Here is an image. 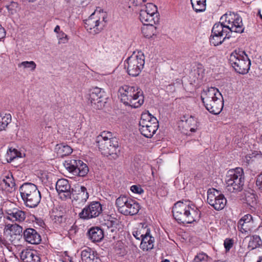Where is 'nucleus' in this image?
<instances>
[{"label": "nucleus", "instance_id": "nucleus-30", "mask_svg": "<svg viewBox=\"0 0 262 262\" xmlns=\"http://www.w3.org/2000/svg\"><path fill=\"white\" fill-rule=\"evenodd\" d=\"M81 256L83 262H100L101 261L97 256L96 252L89 248L82 251Z\"/></svg>", "mask_w": 262, "mask_h": 262}, {"label": "nucleus", "instance_id": "nucleus-15", "mask_svg": "<svg viewBox=\"0 0 262 262\" xmlns=\"http://www.w3.org/2000/svg\"><path fill=\"white\" fill-rule=\"evenodd\" d=\"M94 13L92 14L88 19L85 21L84 27L87 30L90 31L91 33L95 34L98 33L104 26V18L100 21L99 19L94 18Z\"/></svg>", "mask_w": 262, "mask_h": 262}, {"label": "nucleus", "instance_id": "nucleus-54", "mask_svg": "<svg viewBox=\"0 0 262 262\" xmlns=\"http://www.w3.org/2000/svg\"><path fill=\"white\" fill-rule=\"evenodd\" d=\"M6 35L4 28L0 25V39L4 38Z\"/></svg>", "mask_w": 262, "mask_h": 262}, {"label": "nucleus", "instance_id": "nucleus-36", "mask_svg": "<svg viewBox=\"0 0 262 262\" xmlns=\"http://www.w3.org/2000/svg\"><path fill=\"white\" fill-rule=\"evenodd\" d=\"M154 25H145V27L142 29V32L146 38H151L156 34V28Z\"/></svg>", "mask_w": 262, "mask_h": 262}, {"label": "nucleus", "instance_id": "nucleus-29", "mask_svg": "<svg viewBox=\"0 0 262 262\" xmlns=\"http://www.w3.org/2000/svg\"><path fill=\"white\" fill-rule=\"evenodd\" d=\"M139 18L140 21L145 25H155L159 22V17L148 13L146 10L140 11Z\"/></svg>", "mask_w": 262, "mask_h": 262}, {"label": "nucleus", "instance_id": "nucleus-8", "mask_svg": "<svg viewBox=\"0 0 262 262\" xmlns=\"http://www.w3.org/2000/svg\"><path fill=\"white\" fill-rule=\"evenodd\" d=\"M145 64V57L142 52L133 54L124 61V68L127 73L133 77L138 76Z\"/></svg>", "mask_w": 262, "mask_h": 262}, {"label": "nucleus", "instance_id": "nucleus-3", "mask_svg": "<svg viewBox=\"0 0 262 262\" xmlns=\"http://www.w3.org/2000/svg\"><path fill=\"white\" fill-rule=\"evenodd\" d=\"M120 99L125 105L138 108L144 102L142 91L137 86L124 85L120 88Z\"/></svg>", "mask_w": 262, "mask_h": 262}, {"label": "nucleus", "instance_id": "nucleus-16", "mask_svg": "<svg viewBox=\"0 0 262 262\" xmlns=\"http://www.w3.org/2000/svg\"><path fill=\"white\" fill-rule=\"evenodd\" d=\"M24 241L32 245H38L41 241L40 233L34 228H27L23 231Z\"/></svg>", "mask_w": 262, "mask_h": 262}, {"label": "nucleus", "instance_id": "nucleus-4", "mask_svg": "<svg viewBox=\"0 0 262 262\" xmlns=\"http://www.w3.org/2000/svg\"><path fill=\"white\" fill-rule=\"evenodd\" d=\"M24 204L27 207H36L41 201V193L36 185L32 183H24L19 188Z\"/></svg>", "mask_w": 262, "mask_h": 262}, {"label": "nucleus", "instance_id": "nucleus-42", "mask_svg": "<svg viewBox=\"0 0 262 262\" xmlns=\"http://www.w3.org/2000/svg\"><path fill=\"white\" fill-rule=\"evenodd\" d=\"M147 228L142 226L140 229H136L133 231V236L139 241H141Z\"/></svg>", "mask_w": 262, "mask_h": 262}, {"label": "nucleus", "instance_id": "nucleus-11", "mask_svg": "<svg viewBox=\"0 0 262 262\" xmlns=\"http://www.w3.org/2000/svg\"><path fill=\"white\" fill-rule=\"evenodd\" d=\"M102 211V205L99 202L94 201L82 209L79 216L83 220H90L98 216Z\"/></svg>", "mask_w": 262, "mask_h": 262}, {"label": "nucleus", "instance_id": "nucleus-14", "mask_svg": "<svg viewBox=\"0 0 262 262\" xmlns=\"http://www.w3.org/2000/svg\"><path fill=\"white\" fill-rule=\"evenodd\" d=\"M56 189L62 200H66L71 198L72 194L71 188L68 180L65 179H59L56 183Z\"/></svg>", "mask_w": 262, "mask_h": 262}, {"label": "nucleus", "instance_id": "nucleus-23", "mask_svg": "<svg viewBox=\"0 0 262 262\" xmlns=\"http://www.w3.org/2000/svg\"><path fill=\"white\" fill-rule=\"evenodd\" d=\"M105 96V92L102 89L96 87L90 90L89 100L92 104H99L104 101Z\"/></svg>", "mask_w": 262, "mask_h": 262}, {"label": "nucleus", "instance_id": "nucleus-41", "mask_svg": "<svg viewBox=\"0 0 262 262\" xmlns=\"http://www.w3.org/2000/svg\"><path fill=\"white\" fill-rule=\"evenodd\" d=\"M5 7L8 10L9 15H14L16 14L19 10L18 4L15 2H11L9 4L6 5Z\"/></svg>", "mask_w": 262, "mask_h": 262}, {"label": "nucleus", "instance_id": "nucleus-28", "mask_svg": "<svg viewBox=\"0 0 262 262\" xmlns=\"http://www.w3.org/2000/svg\"><path fill=\"white\" fill-rule=\"evenodd\" d=\"M154 125L159 127L158 121L156 117L152 116L148 112L141 115L139 121V126H146L147 127Z\"/></svg>", "mask_w": 262, "mask_h": 262}, {"label": "nucleus", "instance_id": "nucleus-58", "mask_svg": "<svg viewBox=\"0 0 262 262\" xmlns=\"http://www.w3.org/2000/svg\"><path fill=\"white\" fill-rule=\"evenodd\" d=\"M257 262H262V256H260L257 260Z\"/></svg>", "mask_w": 262, "mask_h": 262}, {"label": "nucleus", "instance_id": "nucleus-24", "mask_svg": "<svg viewBox=\"0 0 262 262\" xmlns=\"http://www.w3.org/2000/svg\"><path fill=\"white\" fill-rule=\"evenodd\" d=\"M155 238L150 234V231L147 228L140 244V248L143 251H148L153 249L154 246Z\"/></svg>", "mask_w": 262, "mask_h": 262}, {"label": "nucleus", "instance_id": "nucleus-52", "mask_svg": "<svg viewBox=\"0 0 262 262\" xmlns=\"http://www.w3.org/2000/svg\"><path fill=\"white\" fill-rule=\"evenodd\" d=\"M0 245L2 246L6 247L8 249L10 247V243L2 236H0Z\"/></svg>", "mask_w": 262, "mask_h": 262}, {"label": "nucleus", "instance_id": "nucleus-35", "mask_svg": "<svg viewBox=\"0 0 262 262\" xmlns=\"http://www.w3.org/2000/svg\"><path fill=\"white\" fill-rule=\"evenodd\" d=\"M255 194L249 192L245 194V201L248 206L251 208L255 209L257 204V198Z\"/></svg>", "mask_w": 262, "mask_h": 262}, {"label": "nucleus", "instance_id": "nucleus-31", "mask_svg": "<svg viewBox=\"0 0 262 262\" xmlns=\"http://www.w3.org/2000/svg\"><path fill=\"white\" fill-rule=\"evenodd\" d=\"M181 121L185 122L186 125L190 127V132H195L196 130L198 122L196 119L191 115H184L181 118Z\"/></svg>", "mask_w": 262, "mask_h": 262}, {"label": "nucleus", "instance_id": "nucleus-51", "mask_svg": "<svg viewBox=\"0 0 262 262\" xmlns=\"http://www.w3.org/2000/svg\"><path fill=\"white\" fill-rule=\"evenodd\" d=\"M130 190L135 193L142 194L143 193L144 190L140 186L133 185L130 187Z\"/></svg>", "mask_w": 262, "mask_h": 262}, {"label": "nucleus", "instance_id": "nucleus-32", "mask_svg": "<svg viewBox=\"0 0 262 262\" xmlns=\"http://www.w3.org/2000/svg\"><path fill=\"white\" fill-rule=\"evenodd\" d=\"M55 149L57 155L60 157L68 156L72 152V149L70 146L63 144H57Z\"/></svg>", "mask_w": 262, "mask_h": 262}, {"label": "nucleus", "instance_id": "nucleus-39", "mask_svg": "<svg viewBox=\"0 0 262 262\" xmlns=\"http://www.w3.org/2000/svg\"><path fill=\"white\" fill-rule=\"evenodd\" d=\"M21 153L17 149L10 148L6 154V159L8 162H11L14 159L21 157Z\"/></svg>", "mask_w": 262, "mask_h": 262}, {"label": "nucleus", "instance_id": "nucleus-13", "mask_svg": "<svg viewBox=\"0 0 262 262\" xmlns=\"http://www.w3.org/2000/svg\"><path fill=\"white\" fill-rule=\"evenodd\" d=\"M188 201H179L172 208V214L174 219L179 223L186 224Z\"/></svg>", "mask_w": 262, "mask_h": 262}, {"label": "nucleus", "instance_id": "nucleus-53", "mask_svg": "<svg viewBox=\"0 0 262 262\" xmlns=\"http://www.w3.org/2000/svg\"><path fill=\"white\" fill-rule=\"evenodd\" d=\"M129 1L135 6L141 5L142 3L145 2L146 0H129Z\"/></svg>", "mask_w": 262, "mask_h": 262}, {"label": "nucleus", "instance_id": "nucleus-62", "mask_svg": "<svg viewBox=\"0 0 262 262\" xmlns=\"http://www.w3.org/2000/svg\"><path fill=\"white\" fill-rule=\"evenodd\" d=\"M260 140L262 142V135L260 136Z\"/></svg>", "mask_w": 262, "mask_h": 262}, {"label": "nucleus", "instance_id": "nucleus-37", "mask_svg": "<svg viewBox=\"0 0 262 262\" xmlns=\"http://www.w3.org/2000/svg\"><path fill=\"white\" fill-rule=\"evenodd\" d=\"M262 244V242L259 236L257 235H253L248 244V248L252 250L256 249Z\"/></svg>", "mask_w": 262, "mask_h": 262}, {"label": "nucleus", "instance_id": "nucleus-48", "mask_svg": "<svg viewBox=\"0 0 262 262\" xmlns=\"http://www.w3.org/2000/svg\"><path fill=\"white\" fill-rule=\"evenodd\" d=\"M207 258L208 255L204 253H201L195 256L194 260L195 262H201L207 260Z\"/></svg>", "mask_w": 262, "mask_h": 262}, {"label": "nucleus", "instance_id": "nucleus-63", "mask_svg": "<svg viewBox=\"0 0 262 262\" xmlns=\"http://www.w3.org/2000/svg\"><path fill=\"white\" fill-rule=\"evenodd\" d=\"M2 219V216H1V213H0V220H1Z\"/></svg>", "mask_w": 262, "mask_h": 262}, {"label": "nucleus", "instance_id": "nucleus-6", "mask_svg": "<svg viewBox=\"0 0 262 262\" xmlns=\"http://www.w3.org/2000/svg\"><path fill=\"white\" fill-rule=\"evenodd\" d=\"M226 189L230 192H236L242 190L244 184L243 169L241 167L228 171L226 176Z\"/></svg>", "mask_w": 262, "mask_h": 262}, {"label": "nucleus", "instance_id": "nucleus-59", "mask_svg": "<svg viewBox=\"0 0 262 262\" xmlns=\"http://www.w3.org/2000/svg\"><path fill=\"white\" fill-rule=\"evenodd\" d=\"M161 262H170V261L168 259H165Z\"/></svg>", "mask_w": 262, "mask_h": 262}, {"label": "nucleus", "instance_id": "nucleus-2", "mask_svg": "<svg viewBox=\"0 0 262 262\" xmlns=\"http://www.w3.org/2000/svg\"><path fill=\"white\" fill-rule=\"evenodd\" d=\"M95 142L103 155L106 157L112 156L114 159L118 157L119 149L118 139L113 137L111 132H102L96 137Z\"/></svg>", "mask_w": 262, "mask_h": 262}, {"label": "nucleus", "instance_id": "nucleus-17", "mask_svg": "<svg viewBox=\"0 0 262 262\" xmlns=\"http://www.w3.org/2000/svg\"><path fill=\"white\" fill-rule=\"evenodd\" d=\"M186 224H191L198 221L201 217V212L196 205L188 201Z\"/></svg>", "mask_w": 262, "mask_h": 262}, {"label": "nucleus", "instance_id": "nucleus-22", "mask_svg": "<svg viewBox=\"0 0 262 262\" xmlns=\"http://www.w3.org/2000/svg\"><path fill=\"white\" fill-rule=\"evenodd\" d=\"M119 225V221L117 220H108L104 224V228L102 229L103 231H105L106 233L110 236V238L114 239L118 234Z\"/></svg>", "mask_w": 262, "mask_h": 262}, {"label": "nucleus", "instance_id": "nucleus-43", "mask_svg": "<svg viewBox=\"0 0 262 262\" xmlns=\"http://www.w3.org/2000/svg\"><path fill=\"white\" fill-rule=\"evenodd\" d=\"M252 224L242 223V221H238L237 228L243 233H248L250 230Z\"/></svg>", "mask_w": 262, "mask_h": 262}, {"label": "nucleus", "instance_id": "nucleus-56", "mask_svg": "<svg viewBox=\"0 0 262 262\" xmlns=\"http://www.w3.org/2000/svg\"><path fill=\"white\" fill-rule=\"evenodd\" d=\"M68 2H70L71 0H67ZM85 0H73V1L77 4L80 5L84 2Z\"/></svg>", "mask_w": 262, "mask_h": 262}, {"label": "nucleus", "instance_id": "nucleus-10", "mask_svg": "<svg viewBox=\"0 0 262 262\" xmlns=\"http://www.w3.org/2000/svg\"><path fill=\"white\" fill-rule=\"evenodd\" d=\"M207 202L216 210L224 208L227 200L221 191L214 188L209 189L207 191Z\"/></svg>", "mask_w": 262, "mask_h": 262}, {"label": "nucleus", "instance_id": "nucleus-25", "mask_svg": "<svg viewBox=\"0 0 262 262\" xmlns=\"http://www.w3.org/2000/svg\"><path fill=\"white\" fill-rule=\"evenodd\" d=\"M73 202L75 205H83L89 198V195L86 188L81 186L80 188L73 195Z\"/></svg>", "mask_w": 262, "mask_h": 262}, {"label": "nucleus", "instance_id": "nucleus-44", "mask_svg": "<svg viewBox=\"0 0 262 262\" xmlns=\"http://www.w3.org/2000/svg\"><path fill=\"white\" fill-rule=\"evenodd\" d=\"M18 67H23L24 68H30L31 71H34L36 69V64L33 61H26L20 63L18 64Z\"/></svg>", "mask_w": 262, "mask_h": 262}, {"label": "nucleus", "instance_id": "nucleus-5", "mask_svg": "<svg viewBox=\"0 0 262 262\" xmlns=\"http://www.w3.org/2000/svg\"><path fill=\"white\" fill-rule=\"evenodd\" d=\"M229 62L240 74H247L250 70L251 61L246 52L240 49H236L231 53Z\"/></svg>", "mask_w": 262, "mask_h": 262}, {"label": "nucleus", "instance_id": "nucleus-49", "mask_svg": "<svg viewBox=\"0 0 262 262\" xmlns=\"http://www.w3.org/2000/svg\"><path fill=\"white\" fill-rule=\"evenodd\" d=\"M239 221H242V223L252 224L253 223L252 216L251 214H247L242 217Z\"/></svg>", "mask_w": 262, "mask_h": 262}, {"label": "nucleus", "instance_id": "nucleus-12", "mask_svg": "<svg viewBox=\"0 0 262 262\" xmlns=\"http://www.w3.org/2000/svg\"><path fill=\"white\" fill-rule=\"evenodd\" d=\"M23 228L17 224H8L4 228V232L9 236V241L14 245L18 244L20 239L23 236Z\"/></svg>", "mask_w": 262, "mask_h": 262}, {"label": "nucleus", "instance_id": "nucleus-9", "mask_svg": "<svg viewBox=\"0 0 262 262\" xmlns=\"http://www.w3.org/2000/svg\"><path fill=\"white\" fill-rule=\"evenodd\" d=\"M65 168L73 174L79 177L86 176L89 168L86 164L79 159H69L63 163Z\"/></svg>", "mask_w": 262, "mask_h": 262}, {"label": "nucleus", "instance_id": "nucleus-55", "mask_svg": "<svg viewBox=\"0 0 262 262\" xmlns=\"http://www.w3.org/2000/svg\"><path fill=\"white\" fill-rule=\"evenodd\" d=\"M35 221L36 222V223L38 224V225L40 226V227H43V225H45V223L43 222V221L41 220V219H39L37 217H35Z\"/></svg>", "mask_w": 262, "mask_h": 262}, {"label": "nucleus", "instance_id": "nucleus-57", "mask_svg": "<svg viewBox=\"0 0 262 262\" xmlns=\"http://www.w3.org/2000/svg\"><path fill=\"white\" fill-rule=\"evenodd\" d=\"M59 31H60V27H59V26L57 25L54 29V32H56L57 33H59Z\"/></svg>", "mask_w": 262, "mask_h": 262}, {"label": "nucleus", "instance_id": "nucleus-61", "mask_svg": "<svg viewBox=\"0 0 262 262\" xmlns=\"http://www.w3.org/2000/svg\"><path fill=\"white\" fill-rule=\"evenodd\" d=\"M37 1V0H28V1H29V2H35V1Z\"/></svg>", "mask_w": 262, "mask_h": 262}, {"label": "nucleus", "instance_id": "nucleus-64", "mask_svg": "<svg viewBox=\"0 0 262 262\" xmlns=\"http://www.w3.org/2000/svg\"><path fill=\"white\" fill-rule=\"evenodd\" d=\"M258 176H262V173H260V174H259Z\"/></svg>", "mask_w": 262, "mask_h": 262}, {"label": "nucleus", "instance_id": "nucleus-46", "mask_svg": "<svg viewBox=\"0 0 262 262\" xmlns=\"http://www.w3.org/2000/svg\"><path fill=\"white\" fill-rule=\"evenodd\" d=\"M256 189L259 194H262V176H257L256 180Z\"/></svg>", "mask_w": 262, "mask_h": 262}, {"label": "nucleus", "instance_id": "nucleus-40", "mask_svg": "<svg viewBox=\"0 0 262 262\" xmlns=\"http://www.w3.org/2000/svg\"><path fill=\"white\" fill-rule=\"evenodd\" d=\"M141 10H146L148 13L159 17V14L157 12V8L156 5L152 3H147L142 7Z\"/></svg>", "mask_w": 262, "mask_h": 262}, {"label": "nucleus", "instance_id": "nucleus-26", "mask_svg": "<svg viewBox=\"0 0 262 262\" xmlns=\"http://www.w3.org/2000/svg\"><path fill=\"white\" fill-rule=\"evenodd\" d=\"M206 108L211 114L217 115L220 113L223 108L224 102L223 97L215 99L211 102L204 104Z\"/></svg>", "mask_w": 262, "mask_h": 262}, {"label": "nucleus", "instance_id": "nucleus-1", "mask_svg": "<svg viewBox=\"0 0 262 262\" xmlns=\"http://www.w3.org/2000/svg\"><path fill=\"white\" fill-rule=\"evenodd\" d=\"M244 29L242 18L238 14L227 12L221 17L219 23L213 25L209 41L214 46L220 45L231 37L232 32L242 33Z\"/></svg>", "mask_w": 262, "mask_h": 262}, {"label": "nucleus", "instance_id": "nucleus-50", "mask_svg": "<svg viewBox=\"0 0 262 262\" xmlns=\"http://www.w3.org/2000/svg\"><path fill=\"white\" fill-rule=\"evenodd\" d=\"M59 43H65L68 41L67 35L63 32L58 33Z\"/></svg>", "mask_w": 262, "mask_h": 262}, {"label": "nucleus", "instance_id": "nucleus-60", "mask_svg": "<svg viewBox=\"0 0 262 262\" xmlns=\"http://www.w3.org/2000/svg\"><path fill=\"white\" fill-rule=\"evenodd\" d=\"M258 14H259V17H260V18L262 19V15L260 14V11H259V12H258Z\"/></svg>", "mask_w": 262, "mask_h": 262}, {"label": "nucleus", "instance_id": "nucleus-45", "mask_svg": "<svg viewBox=\"0 0 262 262\" xmlns=\"http://www.w3.org/2000/svg\"><path fill=\"white\" fill-rule=\"evenodd\" d=\"M52 221L56 224H60L65 221L66 217L60 213L54 215L52 216Z\"/></svg>", "mask_w": 262, "mask_h": 262}, {"label": "nucleus", "instance_id": "nucleus-20", "mask_svg": "<svg viewBox=\"0 0 262 262\" xmlns=\"http://www.w3.org/2000/svg\"><path fill=\"white\" fill-rule=\"evenodd\" d=\"M0 186L3 190L10 192L15 190V183L11 172L9 171L4 175L0 181Z\"/></svg>", "mask_w": 262, "mask_h": 262}, {"label": "nucleus", "instance_id": "nucleus-21", "mask_svg": "<svg viewBox=\"0 0 262 262\" xmlns=\"http://www.w3.org/2000/svg\"><path fill=\"white\" fill-rule=\"evenodd\" d=\"M22 262H40V258L37 251L30 249L23 250L20 253Z\"/></svg>", "mask_w": 262, "mask_h": 262}, {"label": "nucleus", "instance_id": "nucleus-34", "mask_svg": "<svg viewBox=\"0 0 262 262\" xmlns=\"http://www.w3.org/2000/svg\"><path fill=\"white\" fill-rule=\"evenodd\" d=\"M158 127L154 125L147 127L146 126H139V130L141 134L146 138H151L156 133Z\"/></svg>", "mask_w": 262, "mask_h": 262}, {"label": "nucleus", "instance_id": "nucleus-33", "mask_svg": "<svg viewBox=\"0 0 262 262\" xmlns=\"http://www.w3.org/2000/svg\"><path fill=\"white\" fill-rule=\"evenodd\" d=\"M193 10L196 13L204 12L206 10V0H190Z\"/></svg>", "mask_w": 262, "mask_h": 262}, {"label": "nucleus", "instance_id": "nucleus-47", "mask_svg": "<svg viewBox=\"0 0 262 262\" xmlns=\"http://www.w3.org/2000/svg\"><path fill=\"white\" fill-rule=\"evenodd\" d=\"M234 244V241L232 238H226L224 242V246L226 252H228L232 247Z\"/></svg>", "mask_w": 262, "mask_h": 262}, {"label": "nucleus", "instance_id": "nucleus-7", "mask_svg": "<svg viewBox=\"0 0 262 262\" xmlns=\"http://www.w3.org/2000/svg\"><path fill=\"white\" fill-rule=\"evenodd\" d=\"M115 204L118 211L124 215H134L137 214L140 207L136 201L125 195H121L118 198Z\"/></svg>", "mask_w": 262, "mask_h": 262}, {"label": "nucleus", "instance_id": "nucleus-38", "mask_svg": "<svg viewBox=\"0 0 262 262\" xmlns=\"http://www.w3.org/2000/svg\"><path fill=\"white\" fill-rule=\"evenodd\" d=\"M11 116L10 114H5L4 116H0V131L4 130L7 125L11 122Z\"/></svg>", "mask_w": 262, "mask_h": 262}, {"label": "nucleus", "instance_id": "nucleus-18", "mask_svg": "<svg viewBox=\"0 0 262 262\" xmlns=\"http://www.w3.org/2000/svg\"><path fill=\"white\" fill-rule=\"evenodd\" d=\"M222 97V95L219 90L214 87H210L204 90L201 95V99L204 105Z\"/></svg>", "mask_w": 262, "mask_h": 262}, {"label": "nucleus", "instance_id": "nucleus-19", "mask_svg": "<svg viewBox=\"0 0 262 262\" xmlns=\"http://www.w3.org/2000/svg\"><path fill=\"white\" fill-rule=\"evenodd\" d=\"M6 213V218L12 222L21 223L24 221L26 217V212L17 208L7 209Z\"/></svg>", "mask_w": 262, "mask_h": 262}, {"label": "nucleus", "instance_id": "nucleus-27", "mask_svg": "<svg viewBox=\"0 0 262 262\" xmlns=\"http://www.w3.org/2000/svg\"><path fill=\"white\" fill-rule=\"evenodd\" d=\"M89 238L94 243L100 242L104 237V231L99 227L91 228L88 232Z\"/></svg>", "mask_w": 262, "mask_h": 262}]
</instances>
